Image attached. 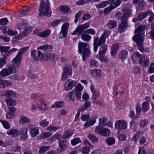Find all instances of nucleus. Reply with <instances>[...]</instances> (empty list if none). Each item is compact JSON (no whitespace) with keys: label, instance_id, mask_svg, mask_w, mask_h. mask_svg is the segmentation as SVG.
<instances>
[{"label":"nucleus","instance_id":"nucleus-13","mask_svg":"<svg viewBox=\"0 0 154 154\" xmlns=\"http://www.w3.org/2000/svg\"><path fill=\"white\" fill-rule=\"evenodd\" d=\"M70 81V79H68L64 85V90L66 91L71 90L72 87L74 86L77 82L75 81Z\"/></svg>","mask_w":154,"mask_h":154},{"label":"nucleus","instance_id":"nucleus-3","mask_svg":"<svg viewBox=\"0 0 154 154\" xmlns=\"http://www.w3.org/2000/svg\"><path fill=\"white\" fill-rule=\"evenodd\" d=\"M131 10L128 9L123 15L120 17L121 21L120 23L118 26V31L120 32H124L126 29L129 27L128 17L131 14Z\"/></svg>","mask_w":154,"mask_h":154},{"label":"nucleus","instance_id":"nucleus-62","mask_svg":"<svg viewBox=\"0 0 154 154\" xmlns=\"http://www.w3.org/2000/svg\"><path fill=\"white\" fill-rule=\"evenodd\" d=\"M84 32L94 35L95 34L96 32L94 29L90 28L84 31Z\"/></svg>","mask_w":154,"mask_h":154},{"label":"nucleus","instance_id":"nucleus-43","mask_svg":"<svg viewBox=\"0 0 154 154\" xmlns=\"http://www.w3.org/2000/svg\"><path fill=\"white\" fill-rule=\"evenodd\" d=\"M64 105V103L62 101L58 102L57 103H55L54 104L52 105L51 107V108H55L58 107H62Z\"/></svg>","mask_w":154,"mask_h":154},{"label":"nucleus","instance_id":"nucleus-55","mask_svg":"<svg viewBox=\"0 0 154 154\" xmlns=\"http://www.w3.org/2000/svg\"><path fill=\"white\" fill-rule=\"evenodd\" d=\"M91 88L93 94L92 98L93 100H96L99 97V94L98 92L95 90L93 91V90L91 87Z\"/></svg>","mask_w":154,"mask_h":154},{"label":"nucleus","instance_id":"nucleus-63","mask_svg":"<svg viewBox=\"0 0 154 154\" xmlns=\"http://www.w3.org/2000/svg\"><path fill=\"white\" fill-rule=\"evenodd\" d=\"M80 140L79 138H76L73 139L71 141V143L72 145H75L77 143L80 142Z\"/></svg>","mask_w":154,"mask_h":154},{"label":"nucleus","instance_id":"nucleus-18","mask_svg":"<svg viewBox=\"0 0 154 154\" xmlns=\"http://www.w3.org/2000/svg\"><path fill=\"white\" fill-rule=\"evenodd\" d=\"M21 59L20 57L16 56L12 60V64L10 66H12L15 69V72L16 71V67H18L20 66Z\"/></svg>","mask_w":154,"mask_h":154},{"label":"nucleus","instance_id":"nucleus-40","mask_svg":"<svg viewBox=\"0 0 154 154\" xmlns=\"http://www.w3.org/2000/svg\"><path fill=\"white\" fill-rule=\"evenodd\" d=\"M52 48L51 46L48 45H45L40 46L38 49L40 50V51H42V50L50 51Z\"/></svg>","mask_w":154,"mask_h":154},{"label":"nucleus","instance_id":"nucleus-33","mask_svg":"<svg viewBox=\"0 0 154 154\" xmlns=\"http://www.w3.org/2000/svg\"><path fill=\"white\" fill-rule=\"evenodd\" d=\"M116 26V21L115 20L109 21L107 23L106 26L109 29H112L115 27Z\"/></svg>","mask_w":154,"mask_h":154},{"label":"nucleus","instance_id":"nucleus-58","mask_svg":"<svg viewBox=\"0 0 154 154\" xmlns=\"http://www.w3.org/2000/svg\"><path fill=\"white\" fill-rule=\"evenodd\" d=\"M0 121L5 128L8 129L10 128V126L8 122L5 120H0Z\"/></svg>","mask_w":154,"mask_h":154},{"label":"nucleus","instance_id":"nucleus-36","mask_svg":"<svg viewBox=\"0 0 154 154\" xmlns=\"http://www.w3.org/2000/svg\"><path fill=\"white\" fill-rule=\"evenodd\" d=\"M128 52L127 51L124 50H122L120 52L119 57L121 60L123 61L127 57Z\"/></svg>","mask_w":154,"mask_h":154},{"label":"nucleus","instance_id":"nucleus-22","mask_svg":"<svg viewBox=\"0 0 154 154\" xmlns=\"http://www.w3.org/2000/svg\"><path fill=\"white\" fill-rule=\"evenodd\" d=\"M83 88L80 83L78 84L75 87V91L77 94L78 98H81V91L83 89Z\"/></svg>","mask_w":154,"mask_h":154},{"label":"nucleus","instance_id":"nucleus-23","mask_svg":"<svg viewBox=\"0 0 154 154\" xmlns=\"http://www.w3.org/2000/svg\"><path fill=\"white\" fill-rule=\"evenodd\" d=\"M119 48V45L117 43L113 44L111 48V54L112 56H114L116 54Z\"/></svg>","mask_w":154,"mask_h":154},{"label":"nucleus","instance_id":"nucleus-12","mask_svg":"<svg viewBox=\"0 0 154 154\" xmlns=\"http://www.w3.org/2000/svg\"><path fill=\"white\" fill-rule=\"evenodd\" d=\"M69 26V24L67 22L63 24L61 28V30L60 35V38H64L66 36Z\"/></svg>","mask_w":154,"mask_h":154},{"label":"nucleus","instance_id":"nucleus-34","mask_svg":"<svg viewBox=\"0 0 154 154\" xmlns=\"http://www.w3.org/2000/svg\"><path fill=\"white\" fill-rule=\"evenodd\" d=\"M107 45H104L101 46L100 48L99 52V55H104L105 54L107 50Z\"/></svg>","mask_w":154,"mask_h":154},{"label":"nucleus","instance_id":"nucleus-5","mask_svg":"<svg viewBox=\"0 0 154 154\" xmlns=\"http://www.w3.org/2000/svg\"><path fill=\"white\" fill-rule=\"evenodd\" d=\"M78 47V52L79 54H82V59L85 61L86 57H88L90 54L89 46L87 43L79 42Z\"/></svg>","mask_w":154,"mask_h":154},{"label":"nucleus","instance_id":"nucleus-28","mask_svg":"<svg viewBox=\"0 0 154 154\" xmlns=\"http://www.w3.org/2000/svg\"><path fill=\"white\" fill-rule=\"evenodd\" d=\"M6 133L7 134L11 135L14 137L18 136L20 134L19 131L16 129H10Z\"/></svg>","mask_w":154,"mask_h":154},{"label":"nucleus","instance_id":"nucleus-24","mask_svg":"<svg viewBox=\"0 0 154 154\" xmlns=\"http://www.w3.org/2000/svg\"><path fill=\"white\" fill-rule=\"evenodd\" d=\"M91 105V102L89 101H86L82 106L79 108L78 111L79 112H83L86 110Z\"/></svg>","mask_w":154,"mask_h":154},{"label":"nucleus","instance_id":"nucleus-39","mask_svg":"<svg viewBox=\"0 0 154 154\" xmlns=\"http://www.w3.org/2000/svg\"><path fill=\"white\" fill-rule=\"evenodd\" d=\"M6 102L8 106L15 105L16 104V102L13 99L9 98H8L6 100Z\"/></svg>","mask_w":154,"mask_h":154},{"label":"nucleus","instance_id":"nucleus-10","mask_svg":"<svg viewBox=\"0 0 154 154\" xmlns=\"http://www.w3.org/2000/svg\"><path fill=\"white\" fill-rule=\"evenodd\" d=\"M15 73V69L12 66H9L7 68L3 69L0 72V75L2 77H5Z\"/></svg>","mask_w":154,"mask_h":154},{"label":"nucleus","instance_id":"nucleus-7","mask_svg":"<svg viewBox=\"0 0 154 154\" xmlns=\"http://www.w3.org/2000/svg\"><path fill=\"white\" fill-rule=\"evenodd\" d=\"M90 23L89 22H87L82 25H79L74 30L72 34L74 35L78 34L81 35L84 30L87 29L89 27Z\"/></svg>","mask_w":154,"mask_h":154},{"label":"nucleus","instance_id":"nucleus-4","mask_svg":"<svg viewBox=\"0 0 154 154\" xmlns=\"http://www.w3.org/2000/svg\"><path fill=\"white\" fill-rule=\"evenodd\" d=\"M110 32L108 30H105L104 32L101 35L100 38L95 37L94 38V51L96 52L99 46L103 44L106 41V39L108 37Z\"/></svg>","mask_w":154,"mask_h":154},{"label":"nucleus","instance_id":"nucleus-42","mask_svg":"<svg viewBox=\"0 0 154 154\" xmlns=\"http://www.w3.org/2000/svg\"><path fill=\"white\" fill-rule=\"evenodd\" d=\"M107 144L109 145H112L115 143V139L112 137H109L107 138L106 139Z\"/></svg>","mask_w":154,"mask_h":154},{"label":"nucleus","instance_id":"nucleus-30","mask_svg":"<svg viewBox=\"0 0 154 154\" xmlns=\"http://www.w3.org/2000/svg\"><path fill=\"white\" fill-rule=\"evenodd\" d=\"M60 10L63 13H67L69 11L71 12L70 8L69 6L66 5H62L60 7Z\"/></svg>","mask_w":154,"mask_h":154},{"label":"nucleus","instance_id":"nucleus-29","mask_svg":"<svg viewBox=\"0 0 154 154\" xmlns=\"http://www.w3.org/2000/svg\"><path fill=\"white\" fill-rule=\"evenodd\" d=\"M143 56L141 55L138 52H136L133 54L132 58L134 61H138L139 63Z\"/></svg>","mask_w":154,"mask_h":154},{"label":"nucleus","instance_id":"nucleus-26","mask_svg":"<svg viewBox=\"0 0 154 154\" xmlns=\"http://www.w3.org/2000/svg\"><path fill=\"white\" fill-rule=\"evenodd\" d=\"M51 31L49 29H47L42 32H39L37 34L38 35L42 38L48 37L51 33Z\"/></svg>","mask_w":154,"mask_h":154},{"label":"nucleus","instance_id":"nucleus-16","mask_svg":"<svg viewBox=\"0 0 154 154\" xmlns=\"http://www.w3.org/2000/svg\"><path fill=\"white\" fill-rule=\"evenodd\" d=\"M99 124L103 126H107L108 127H111L112 126V123L109 122L108 119L106 118H102L99 119Z\"/></svg>","mask_w":154,"mask_h":154},{"label":"nucleus","instance_id":"nucleus-9","mask_svg":"<svg viewBox=\"0 0 154 154\" xmlns=\"http://www.w3.org/2000/svg\"><path fill=\"white\" fill-rule=\"evenodd\" d=\"M42 51L40 50H33L31 51V56L35 61L41 60L44 57V55Z\"/></svg>","mask_w":154,"mask_h":154},{"label":"nucleus","instance_id":"nucleus-60","mask_svg":"<svg viewBox=\"0 0 154 154\" xmlns=\"http://www.w3.org/2000/svg\"><path fill=\"white\" fill-rule=\"evenodd\" d=\"M59 128H60L59 127H56L52 125H50L47 127L46 130H47L51 131H55Z\"/></svg>","mask_w":154,"mask_h":154},{"label":"nucleus","instance_id":"nucleus-47","mask_svg":"<svg viewBox=\"0 0 154 154\" xmlns=\"http://www.w3.org/2000/svg\"><path fill=\"white\" fill-rule=\"evenodd\" d=\"M72 134V131L69 130H67L64 133L63 137L64 138H67L69 137Z\"/></svg>","mask_w":154,"mask_h":154},{"label":"nucleus","instance_id":"nucleus-2","mask_svg":"<svg viewBox=\"0 0 154 154\" xmlns=\"http://www.w3.org/2000/svg\"><path fill=\"white\" fill-rule=\"evenodd\" d=\"M38 11L40 12L39 14L40 16H44L48 17L51 16V12L50 4L48 0H46L45 3L43 0L41 1Z\"/></svg>","mask_w":154,"mask_h":154},{"label":"nucleus","instance_id":"nucleus-11","mask_svg":"<svg viewBox=\"0 0 154 154\" xmlns=\"http://www.w3.org/2000/svg\"><path fill=\"white\" fill-rule=\"evenodd\" d=\"M95 132L100 135L108 137L109 135V131L108 128H101L100 126H97L95 128Z\"/></svg>","mask_w":154,"mask_h":154},{"label":"nucleus","instance_id":"nucleus-37","mask_svg":"<svg viewBox=\"0 0 154 154\" xmlns=\"http://www.w3.org/2000/svg\"><path fill=\"white\" fill-rule=\"evenodd\" d=\"M12 83L9 82L6 80H2L0 81V87L1 88H4L5 87L8 85H11Z\"/></svg>","mask_w":154,"mask_h":154},{"label":"nucleus","instance_id":"nucleus-17","mask_svg":"<svg viewBox=\"0 0 154 154\" xmlns=\"http://www.w3.org/2000/svg\"><path fill=\"white\" fill-rule=\"evenodd\" d=\"M2 92H0V95L2 96H6V97H16L18 96V95L15 93L14 91L12 90H8L5 91H3V93L2 94Z\"/></svg>","mask_w":154,"mask_h":154},{"label":"nucleus","instance_id":"nucleus-20","mask_svg":"<svg viewBox=\"0 0 154 154\" xmlns=\"http://www.w3.org/2000/svg\"><path fill=\"white\" fill-rule=\"evenodd\" d=\"M142 66L145 67H148L149 64V59L146 56L143 55L139 62Z\"/></svg>","mask_w":154,"mask_h":154},{"label":"nucleus","instance_id":"nucleus-46","mask_svg":"<svg viewBox=\"0 0 154 154\" xmlns=\"http://www.w3.org/2000/svg\"><path fill=\"white\" fill-rule=\"evenodd\" d=\"M61 136L60 134L58 133H56L49 138V140L50 141H54L57 139H59V138L61 137Z\"/></svg>","mask_w":154,"mask_h":154},{"label":"nucleus","instance_id":"nucleus-32","mask_svg":"<svg viewBox=\"0 0 154 154\" xmlns=\"http://www.w3.org/2000/svg\"><path fill=\"white\" fill-rule=\"evenodd\" d=\"M81 38L82 40L88 42L91 39V36L87 33L84 32L81 35Z\"/></svg>","mask_w":154,"mask_h":154},{"label":"nucleus","instance_id":"nucleus-38","mask_svg":"<svg viewBox=\"0 0 154 154\" xmlns=\"http://www.w3.org/2000/svg\"><path fill=\"white\" fill-rule=\"evenodd\" d=\"M91 73L93 76L99 77L101 75L100 70L97 69L92 70Z\"/></svg>","mask_w":154,"mask_h":154},{"label":"nucleus","instance_id":"nucleus-57","mask_svg":"<svg viewBox=\"0 0 154 154\" xmlns=\"http://www.w3.org/2000/svg\"><path fill=\"white\" fill-rule=\"evenodd\" d=\"M37 106L38 109L41 108L43 110H45L46 109V105L42 102H39L37 104Z\"/></svg>","mask_w":154,"mask_h":154},{"label":"nucleus","instance_id":"nucleus-51","mask_svg":"<svg viewBox=\"0 0 154 154\" xmlns=\"http://www.w3.org/2000/svg\"><path fill=\"white\" fill-rule=\"evenodd\" d=\"M11 47L10 46H0V51L2 52H5L6 55H7V52Z\"/></svg>","mask_w":154,"mask_h":154},{"label":"nucleus","instance_id":"nucleus-53","mask_svg":"<svg viewBox=\"0 0 154 154\" xmlns=\"http://www.w3.org/2000/svg\"><path fill=\"white\" fill-rule=\"evenodd\" d=\"M29 122L30 120L29 119L25 116L22 117L19 121V122L21 124H23L26 123H29Z\"/></svg>","mask_w":154,"mask_h":154},{"label":"nucleus","instance_id":"nucleus-45","mask_svg":"<svg viewBox=\"0 0 154 154\" xmlns=\"http://www.w3.org/2000/svg\"><path fill=\"white\" fill-rule=\"evenodd\" d=\"M108 4V2L107 1H103L100 3L97 4L96 5V7L98 9L103 8L106 6Z\"/></svg>","mask_w":154,"mask_h":154},{"label":"nucleus","instance_id":"nucleus-21","mask_svg":"<svg viewBox=\"0 0 154 154\" xmlns=\"http://www.w3.org/2000/svg\"><path fill=\"white\" fill-rule=\"evenodd\" d=\"M58 57L57 55L56 54L49 53L47 54H46L45 56L44 57L43 60H47L48 59H50L52 60H56L58 59Z\"/></svg>","mask_w":154,"mask_h":154},{"label":"nucleus","instance_id":"nucleus-35","mask_svg":"<svg viewBox=\"0 0 154 154\" xmlns=\"http://www.w3.org/2000/svg\"><path fill=\"white\" fill-rule=\"evenodd\" d=\"M31 134L32 137L36 136L39 132L38 129V128H31L30 130Z\"/></svg>","mask_w":154,"mask_h":154},{"label":"nucleus","instance_id":"nucleus-54","mask_svg":"<svg viewBox=\"0 0 154 154\" xmlns=\"http://www.w3.org/2000/svg\"><path fill=\"white\" fill-rule=\"evenodd\" d=\"M147 36L152 40H154V27L152 28L151 31L146 35Z\"/></svg>","mask_w":154,"mask_h":154},{"label":"nucleus","instance_id":"nucleus-6","mask_svg":"<svg viewBox=\"0 0 154 154\" xmlns=\"http://www.w3.org/2000/svg\"><path fill=\"white\" fill-rule=\"evenodd\" d=\"M97 117V116L96 115H93L91 118L88 114L83 115L81 117V119L83 121H86L84 124V127L87 128L95 124Z\"/></svg>","mask_w":154,"mask_h":154},{"label":"nucleus","instance_id":"nucleus-27","mask_svg":"<svg viewBox=\"0 0 154 154\" xmlns=\"http://www.w3.org/2000/svg\"><path fill=\"white\" fill-rule=\"evenodd\" d=\"M20 135L23 139H26L27 137V129L23 128L19 131Z\"/></svg>","mask_w":154,"mask_h":154},{"label":"nucleus","instance_id":"nucleus-52","mask_svg":"<svg viewBox=\"0 0 154 154\" xmlns=\"http://www.w3.org/2000/svg\"><path fill=\"white\" fill-rule=\"evenodd\" d=\"M88 137L91 141L93 142H97L98 141V138L96 137L95 136L93 135L92 134H88Z\"/></svg>","mask_w":154,"mask_h":154},{"label":"nucleus","instance_id":"nucleus-49","mask_svg":"<svg viewBox=\"0 0 154 154\" xmlns=\"http://www.w3.org/2000/svg\"><path fill=\"white\" fill-rule=\"evenodd\" d=\"M147 11L144 13H140L137 16L139 20H142L144 18L147 16V14L146 13Z\"/></svg>","mask_w":154,"mask_h":154},{"label":"nucleus","instance_id":"nucleus-14","mask_svg":"<svg viewBox=\"0 0 154 154\" xmlns=\"http://www.w3.org/2000/svg\"><path fill=\"white\" fill-rule=\"evenodd\" d=\"M58 143L59 148L57 150L59 152H62L66 149V141L63 139H59Z\"/></svg>","mask_w":154,"mask_h":154},{"label":"nucleus","instance_id":"nucleus-56","mask_svg":"<svg viewBox=\"0 0 154 154\" xmlns=\"http://www.w3.org/2000/svg\"><path fill=\"white\" fill-rule=\"evenodd\" d=\"M49 123V122L47 121V119H44L42 120L39 124L42 127H45L48 125Z\"/></svg>","mask_w":154,"mask_h":154},{"label":"nucleus","instance_id":"nucleus-61","mask_svg":"<svg viewBox=\"0 0 154 154\" xmlns=\"http://www.w3.org/2000/svg\"><path fill=\"white\" fill-rule=\"evenodd\" d=\"M89 66L92 67L97 66V61L93 59L91 60L90 61Z\"/></svg>","mask_w":154,"mask_h":154},{"label":"nucleus","instance_id":"nucleus-48","mask_svg":"<svg viewBox=\"0 0 154 154\" xmlns=\"http://www.w3.org/2000/svg\"><path fill=\"white\" fill-rule=\"evenodd\" d=\"M147 16L149 15L150 17L148 19L149 22L152 21L154 20V13H153L152 11L149 10L147 11Z\"/></svg>","mask_w":154,"mask_h":154},{"label":"nucleus","instance_id":"nucleus-41","mask_svg":"<svg viewBox=\"0 0 154 154\" xmlns=\"http://www.w3.org/2000/svg\"><path fill=\"white\" fill-rule=\"evenodd\" d=\"M133 3L134 4H137L139 6L143 7L146 5V3L143 0H134Z\"/></svg>","mask_w":154,"mask_h":154},{"label":"nucleus","instance_id":"nucleus-50","mask_svg":"<svg viewBox=\"0 0 154 154\" xmlns=\"http://www.w3.org/2000/svg\"><path fill=\"white\" fill-rule=\"evenodd\" d=\"M50 147L49 146H41L39 149V152L40 153H42L48 150Z\"/></svg>","mask_w":154,"mask_h":154},{"label":"nucleus","instance_id":"nucleus-15","mask_svg":"<svg viewBox=\"0 0 154 154\" xmlns=\"http://www.w3.org/2000/svg\"><path fill=\"white\" fill-rule=\"evenodd\" d=\"M127 126V123L122 120H118L116 123V127L119 129H125Z\"/></svg>","mask_w":154,"mask_h":154},{"label":"nucleus","instance_id":"nucleus-59","mask_svg":"<svg viewBox=\"0 0 154 154\" xmlns=\"http://www.w3.org/2000/svg\"><path fill=\"white\" fill-rule=\"evenodd\" d=\"M6 59L7 57L5 56L0 59V68H2L3 65L6 63Z\"/></svg>","mask_w":154,"mask_h":154},{"label":"nucleus","instance_id":"nucleus-25","mask_svg":"<svg viewBox=\"0 0 154 154\" xmlns=\"http://www.w3.org/2000/svg\"><path fill=\"white\" fill-rule=\"evenodd\" d=\"M107 1L108 4H110V6L114 9L118 7L121 3V0H109Z\"/></svg>","mask_w":154,"mask_h":154},{"label":"nucleus","instance_id":"nucleus-8","mask_svg":"<svg viewBox=\"0 0 154 154\" xmlns=\"http://www.w3.org/2000/svg\"><path fill=\"white\" fill-rule=\"evenodd\" d=\"M72 73L71 66L70 65H66L63 69L61 79L63 81H65L68 78V75L71 76Z\"/></svg>","mask_w":154,"mask_h":154},{"label":"nucleus","instance_id":"nucleus-1","mask_svg":"<svg viewBox=\"0 0 154 154\" xmlns=\"http://www.w3.org/2000/svg\"><path fill=\"white\" fill-rule=\"evenodd\" d=\"M146 28L145 25L139 26L135 30V34L132 37L133 40L136 43L139 50L142 52L144 51L143 47L144 36V31Z\"/></svg>","mask_w":154,"mask_h":154},{"label":"nucleus","instance_id":"nucleus-64","mask_svg":"<svg viewBox=\"0 0 154 154\" xmlns=\"http://www.w3.org/2000/svg\"><path fill=\"white\" fill-rule=\"evenodd\" d=\"M8 22V20L6 18H2L0 20V25H6Z\"/></svg>","mask_w":154,"mask_h":154},{"label":"nucleus","instance_id":"nucleus-44","mask_svg":"<svg viewBox=\"0 0 154 154\" xmlns=\"http://www.w3.org/2000/svg\"><path fill=\"white\" fill-rule=\"evenodd\" d=\"M149 102H144L142 104V111L144 112H146L149 109Z\"/></svg>","mask_w":154,"mask_h":154},{"label":"nucleus","instance_id":"nucleus-31","mask_svg":"<svg viewBox=\"0 0 154 154\" xmlns=\"http://www.w3.org/2000/svg\"><path fill=\"white\" fill-rule=\"evenodd\" d=\"M29 48V46H26L20 48L17 56L21 58L22 55L25 53V52Z\"/></svg>","mask_w":154,"mask_h":154},{"label":"nucleus","instance_id":"nucleus-19","mask_svg":"<svg viewBox=\"0 0 154 154\" xmlns=\"http://www.w3.org/2000/svg\"><path fill=\"white\" fill-rule=\"evenodd\" d=\"M66 97L68 98L69 100L72 101H74L75 99V97L78 100L80 99V98H78L77 97L76 92L74 90H72L69 92L67 94Z\"/></svg>","mask_w":154,"mask_h":154}]
</instances>
